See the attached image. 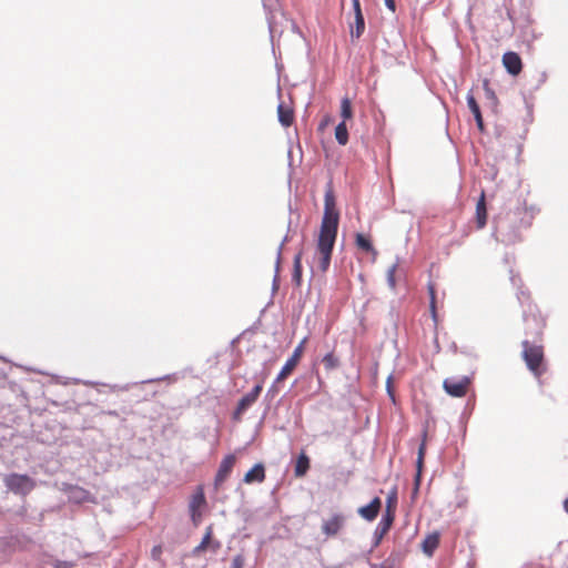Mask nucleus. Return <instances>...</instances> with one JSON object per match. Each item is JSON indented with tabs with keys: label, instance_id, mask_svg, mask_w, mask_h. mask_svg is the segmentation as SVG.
Here are the masks:
<instances>
[{
	"label": "nucleus",
	"instance_id": "obj_8",
	"mask_svg": "<svg viewBox=\"0 0 568 568\" xmlns=\"http://www.w3.org/2000/svg\"><path fill=\"white\" fill-rule=\"evenodd\" d=\"M394 519H395L394 510L386 509L385 513L383 514L377 527L374 530L372 549L377 547L381 544L383 537L386 535V532L392 527Z\"/></svg>",
	"mask_w": 568,
	"mask_h": 568
},
{
	"label": "nucleus",
	"instance_id": "obj_15",
	"mask_svg": "<svg viewBox=\"0 0 568 568\" xmlns=\"http://www.w3.org/2000/svg\"><path fill=\"white\" fill-rule=\"evenodd\" d=\"M537 209L535 206H518L514 212V215L518 216V225L516 227L527 229L531 225L532 220L537 213Z\"/></svg>",
	"mask_w": 568,
	"mask_h": 568
},
{
	"label": "nucleus",
	"instance_id": "obj_2",
	"mask_svg": "<svg viewBox=\"0 0 568 568\" xmlns=\"http://www.w3.org/2000/svg\"><path fill=\"white\" fill-rule=\"evenodd\" d=\"M523 358L526 362L528 369L535 376H540L544 373V351L538 342L526 338L521 343Z\"/></svg>",
	"mask_w": 568,
	"mask_h": 568
},
{
	"label": "nucleus",
	"instance_id": "obj_22",
	"mask_svg": "<svg viewBox=\"0 0 568 568\" xmlns=\"http://www.w3.org/2000/svg\"><path fill=\"white\" fill-rule=\"evenodd\" d=\"M476 223L478 229H483L487 223V207L485 203L484 193L476 205Z\"/></svg>",
	"mask_w": 568,
	"mask_h": 568
},
{
	"label": "nucleus",
	"instance_id": "obj_10",
	"mask_svg": "<svg viewBox=\"0 0 568 568\" xmlns=\"http://www.w3.org/2000/svg\"><path fill=\"white\" fill-rule=\"evenodd\" d=\"M352 7L354 11V24H349L351 38L359 39L365 30V18L362 12L359 0H352Z\"/></svg>",
	"mask_w": 568,
	"mask_h": 568
},
{
	"label": "nucleus",
	"instance_id": "obj_23",
	"mask_svg": "<svg viewBox=\"0 0 568 568\" xmlns=\"http://www.w3.org/2000/svg\"><path fill=\"white\" fill-rule=\"evenodd\" d=\"M302 252H298L294 256L293 261V273H292V281L295 283L296 286L301 285L302 282Z\"/></svg>",
	"mask_w": 568,
	"mask_h": 568
},
{
	"label": "nucleus",
	"instance_id": "obj_4",
	"mask_svg": "<svg viewBox=\"0 0 568 568\" xmlns=\"http://www.w3.org/2000/svg\"><path fill=\"white\" fill-rule=\"evenodd\" d=\"M6 487L16 495L27 496L34 487V479L27 474L11 473L4 477Z\"/></svg>",
	"mask_w": 568,
	"mask_h": 568
},
{
	"label": "nucleus",
	"instance_id": "obj_44",
	"mask_svg": "<svg viewBox=\"0 0 568 568\" xmlns=\"http://www.w3.org/2000/svg\"><path fill=\"white\" fill-rule=\"evenodd\" d=\"M425 447H426V444H425V439H424L422 442V444L419 445V447H418V455H417V457L424 458V456H425Z\"/></svg>",
	"mask_w": 568,
	"mask_h": 568
},
{
	"label": "nucleus",
	"instance_id": "obj_9",
	"mask_svg": "<svg viewBox=\"0 0 568 568\" xmlns=\"http://www.w3.org/2000/svg\"><path fill=\"white\" fill-rule=\"evenodd\" d=\"M346 516L341 513L333 514L328 519L323 520L322 532L326 537H333L345 526Z\"/></svg>",
	"mask_w": 568,
	"mask_h": 568
},
{
	"label": "nucleus",
	"instance_id": "obj_51",
	"mask_svg": "<svg viewBox=\"0 0 568 568\" xmlns=\"http://www.w3.org/2000/svg\"><path fill=\"white\" fill-rule=\"evenodd\" d=\"M562 506H564L565 513L568 515V497L564 500Z\"/></svg>",
	"mask_w": 568,
	"mask_h": 568
},
{
	"label": "nucleus",
	"instance_id": "obj_45",
	"mask_svg": "<svg viewBox=\"0 0 568 568\" xmlns=\"http://www.w3.org/2000/svg\"><path fill=\"white\" fill-rule=\"evenodd\" d=\"M510 281L514 286H517L518 283L520 282V278L514 274L513 270H510Z\"/></svg>",
	"mask_w": 568,
	"mask_h": 568
},
{
	"label": "nucleus",
	"instance_id": "obj_1",
	"mask_svg": "<svg viewBox=\"0 0 568 568\" xmlns=\"http://www.w3.org/2000/svg\"><path fill=\"white\" fill-rule=\"evenodd\" d=\"M339 212L336 207V197L332 179L325 185L324 212L318 236L337 237Z\"/></svg>",
	"mask_w": 568,
	"mask_h": 568
},
{
	"label": "nucleus",
	"instance_id": "obj_21",
	"mask_svg": "<svg viewBox=\"0 0 568 568\" xmlns=\"http://www.w3.org/2000/svg\"><path fill=\"white\" fill-rule=\"evenodd\" d=\"M355 243L357 245L358 248L367 252V253H372L373 254V257L375 258L376 255H377V251L374 248L373 246V243L369 239V236L363 234V233H356V236H355Z\"/></svg>",
	"mask_w": 568,
	"mask_h": 568
},
{
	"label": "nucleus",
	"instance_id": "obj_14",
	"mask_svg": "<svg viewBox=\"0 0 568 568\" xmlns=\"http://www.w3.org/2000/svg\"><path fill=\"white\" fill-rule=\"evenodd\" d=\"M234 464H235V456L233 454H229L222 459V462L219 466V469L215 474V477H214V483L216 486L222 484L226 479V477L231 473Z\"/></svg>",
	"mask_w": 568,
	"mask_h": 568
},
{
	"label": "nucleus",
	"instance_id": "obj_37",
	"mask_svg": "<svg viewBox=\"0 0 568 568\" xmlns=\"http://www.w3.org/2000/svg\"><path fill=\"white\" fill-rule=\"evenodd\" d=\"M392 378H393L392 375H389L387 377V381H386V392H387V395H388L389 399L395 404L396 399H395V394H394V389H393V385H392Z\"/></svg>",
	"mask_w": 568,
	"mask_h": 568
},
{
	"label": "nucleus",
	"instance_id": "obj_27",
	"mask_svg": "<svg viewBox=\"0 0 568 568\" xmlns=\"http://www.w3.org/2000/svg\"><path fill=\"white\" fill-rule=\"evenodd\" d=\"M280 267H281V247L277 248L276 261L274 266V277L272 281V293L274 294L280 287Z\"/></svg>",
	"mask_w": 568,
	"mask_h": 568
},
{
	"label": "nucleus",
	"instance_id": "obj_34",
	"mask_svg": "<svg viewBox=\"0 0 568 568\" xmlns=\"http://www.w3.org/2000/svg\"><path fill=\"white\" fill-rule=\"evenodd\" d=\"M397 501L396 490H392L386 498V509L394 510Z\"/></svg>",
	"mask_w": 568,
	"mask_h": 568
},
{
	"label": "nucleus",
	"instance_id": "obj_26",
	"mask_svg": "<svg viewBox=\"0 0 568 568\" xmlns=\"http://www.w3.org/2000/svg\"><path fill=\"white\" fill-rule=\"evenodd\" d=\"M204 504H205V496H204L202 489H200L192 496V500L190 501V505H189L191 517L193 520L195 519L196 508Z\"/></svg>",
	"mask_w": 568,
	"mask_h": 568
},
{
	"label": "nucleus",
	"instance_id": "obj_11",
	"mask_svg": "<svg viewBox=\"0 0 568 568\" xmlns=\"http://www.w3.org/2000/svg\"><path fill=\"white\" fill-rule=\"evenodd\" d=\"M305 341H306V337H304L301 341V343L293 351V353L290 356V358L282 366L280 373L276 376V382H281L284 378H286L287 375L294 369V367L296 366V364H297V362H298V359H300V357L302 355Z\"/></svg>",
	"mask_w": 568,
	"mask_h": 568
},
{
	"label": "nucleus",
	"instance_id": "obj_33",
	"mask_svg": "<svg viewBox=\"0 0 568 568\" xmlns=\"http://www.w3.org/2000/svg\"><path fill=\"white\" fill-rule=\"evenodd\" d=\"M397 263L393 264L388 271H387V284L390 288H395L396 286V280H395V272H396Z\"/></svg>",
	"mask_w": 568,
	"mask_h": 568
},
{
	"label": "nucleus",
	"instance_id": "obj_52",
	"mask_svg": "<svg viewBox=\"0 0 568 568\" xmlns=\"http://www.w3.org/2000/svg\"><path fill=\"white\" fill-rule=\"evenodd\" d=\"M106 414L110 415V416H114V417L118 416V412L116 410H108Z\"/></svg>",
	"mask_w": 568,
	"mask_h": 568
},
{
	"label": "nucleus",
	"instance_id": "obj_50",
	"mask_svg": "<svg viewBox=\"0 0 568 568\" xmlns=\"http://www.w3.org/2000/svg\"><path fill=\"white\" fill-rule=\"evenodd\" d=\"M287 241H288V236H287V235H285V236H284V239L282 240V242H281L280 246H278V247H281V252L283 251V246H284V244H285Z\"/></svg>",
	"mask_w": 568,
	"mask_h": 568
},
{
	"label": "nucleus",
	"instance_id": "obj_6",
	"mask_svg": "<svg viewBox=\"0 0 568 568\" xmlns=\"http://www.w3.org/2000/svg\"><path fill=\"white\" fill-rule=\"evenodd\" d=\"M470 384V377H449L444 381L443 387L445 392L453 397H463Z\"/></svg>",
	"mask_w": 568,
	"mask_h": 568
},
{
	"label": "nucleus",
	"instance_id": "obj_3",
	"mask_svg": "<svg viewBox=\"0 0 568 568\" xmlns=\"http://www.w3.org/2000/svg\"><path fill=\"white\" fill-rule=\"evenodd\" d=\"M523 318L527 338L530 336L531 341L539 342L542 336L545 320L536 312V306L529 304L528 308L523 312Z\"/></svg>",
	"mask_w": 568,
	"mask_h": 568
},
{
	"label": "nucleus",
	"instance_id": "obj_30",
	"mask_svg": "<svg viewBox=\"0 0 568 568\" xmlns=\"http://www.w3.org/2000/svg\"><path fill=\"white\" fill-rule=\"evenodd\" d=\"M428 293H429V311L432 313L433 320L436 322L437 313H436V293H435V286L432 282L427 285Z\"/></svg>",
	"mask_w": 568,
	"mask_h": 568
},
{
	"label": "nucleus",
	"instance_id": "obj_19",
	"mask_svg": "<svg viewBox=\"0 0 568 568\" xmlns=\"http://www.w3.org/2000/svg\"><path fill=\"white\" fill-rule=\"evenodd\" d=\"M439 545V534L438 532H432L426 536L422 544L423 552L427 556H432L435 551V549Z\"/></svg>",
	"mask_w": 568,
	"mask_h": 568
},
{
	"label": "nucleus",
	"instance_id": "obj_36",
	"mask_svg": "<svg viewBox=\"0 0 568 568\" xmlns=\"http://www.w3.org/2000/svg\"><path fill=\"white\" fill-rule=\"evenodd\" d=\"M519 240V233L516 229H511L509 232L505 234V239L503 241H506L508 243H515Z\"/></svg>",
	"mask_w": 568,
	"mask_h": 568
},
{
	"label": "nucleus",
	"instance_id": "obj_16",
	"mask_svg": "<svg viewBox=\"0 0 568 568\" xmlns=\"http://www.w3.org/2000/svg\"><path fill=\"white\" fill-rule=\"evenodd\" d=\"M466 101H467V105H468L470 112L474 115L477 129L480 132H484L485 131V124H484V119H483V114H481V111H480V106L477 103V101H476L471 90L467 93Z\"/></svg>",
	"mask_w": 568,
	"mask_h": 568
},
{
	"label": "nucleus",
	"instance_id": "obj_41",
	"mask_svg": "<svg viewBox=\"0 0 568 568\" xmlns=\"http://www.w3.org/2000/svg\"><path fill=\"white\" fill-rule=\"evenodd\" d=\"M267 24H268V31H270V37H271V41L273 42V39H274V34L276 32V28L272 21L271 18H267Z\"/></svg>",
	"mask_w": 568,
	"mask_h": 568
},
{
	"label": "nucleus",
	"instance_id": "obj_39",
	"mask_svg": "<svg viewBox=\"0 0 568 568\" xmlns=\"http://www.w3.org/2000/svg\"><path fill=\"white\" fill-rule=\"evenodd\" d=\"M517 298H518L520 305L524 306L525 303L529 301V295L524 290H521L519 287L517 291Z\"/></svg>",
	"mask_w": 568,
	"mask_h": 568
},
{
	"label": "nucleus",
	"instance_id": "obj_35",
	"mask_svg": "<svg viewBox=\"0 0 568 568\" xmlns=\"http://www.w3.org/2000/svg\"><path fill=\"white\" fill-rule=\"evenodd\" d=\"M280 382H276V379L272 383V385L268 387L265 397L273 399L280 392L278 384Z\"/></svg>",
	"mask_w": 568,
	"mask_h": 568
},
{
	"label": "nucleus",
	"instance_id": "obj_24",
	"mask_svg": "<svg viewBox=\"0 0 568 568\" xmlns=\"http://www.w3.org/2000/svg\"><path fill=\"white\" fill-rule=\"evenodd\" d=\"M335 139L339 145H346L348 142V130L344 121L335 126Z\"/></svg>",
	"mask_w": 568,
	"mask_h": 568
},
{
	"label": "nucleus",
	"instance_id": "obj_7",
	"mask_svg": "<svg viewBox=\"0 0 568 568\" xmlns=\"http://www.w3.org/2000/svg\"><path fill=\"white\" fill-rule=\"evenodd\" d=\"M263 389L262 384H256L248 393H246L237 403L232 418L239 420L241 415L245 413L258 398Z\"/></svg>",
	"mask_w": 568,
	"mask_h": 568
},
{
	"label": "nucleus",
	"instance_id": "obj_32",
	"mask_svg": "<svg viewBox=\"0 0 568 568\" xmlns=\"http://www.w3.org/2000/svg\"><path fill=\"white\" fill-rule=\"evenodd\" d=\"M211 537H212V528L211 527H207V530L205 532V535L203 536L201 542L193 549V554L196 555L199 552H201L202 550H204L210 541H211Z\"/></svg>",
	"mask_w": 568,
	"mask_h": 568
},
{
	"label": "nucleus",
	"instance_id": "obj_18",
	"mask_svg": "<svg viewBox=\"0 0 568 568\" xmlns=\"http://www.w3.org/2000/svg\"><path fill=\"white\" fill-rule=\"evenodd\" d=\"M265 479V467L262 463H256L245 475L243 481L246 484L262 483Z\"/></svg>",
	"mask_w": 568,
	"mask_h": 568
},
{
	"label": "nucleus",
	"instance_id": "obj_17",
	"mask_svg": "<svg viewBox=\"0 0 568 568\" xmlns=\"http://www.w3.org/2000/svg\"><path fill=\"white\" fill-rule=\"evenodd\" d=\"M311 467V459L304 450L297 455L294 466V475L297 478L304 477Z\"/></svg>",
	"mask_w": 568,
	"mask_h": 568
},
{
	"label": "nucleus",
	"instance_id": "obj_47",
	"mask_svg": "<svg viewBox=\"0 0 568 568\" xmlns=\"http://www.w3.org/2000/svg\"><path fill=\"white\" fill-rule=\"evenodd\" d=\"M55 567L57 568H71V567H73V564L68 562V561H60Z\"/></svg>",
	"mask_w": 568,
	"mask_h": 568
},
{
	"label": "nucleus",
	"instance_id": "obj_5",
	"mask_svg": "<svg viewBox=\"0 0 568 568\" xmlns=\"http://www.w3.org/2000/svg\"><path fill=\"white\" fill-rule=\"evenodd\" d=\"M335 242H336V237H328V236H318L317 237L316 248L321 254L320 262H318V268L323 273H325L329 267Z\"/></svg>",
	"mask_w": 568,
	"mask_h": 568
},
{
	"label": "nucleus",
	"instance_id": "obj_43",
	"mask_svg": "<svg viewBox=\"0 0 568 568\" xmlns=\"http://www.w3.org/2000/svg\"><path fill=\"white\" fill-rule=\"evenodd\" d=\"M506 226H507L506 223L504 221L499 220L496 223V231L499 232V233H504Z\"/></svg>",
	"mask_w": 568,
	"mask_h": 568
},
{
	"label": "nucleus",
	"instance_id": "obj_40",
	"mask_svg": "<svg viewBox=\"0 0 568 568\" xmlns=\"http://www.w3.org/2000/svg\"><path fill=\"white\" fill-rule=\"evenodd\" d=\"M422 480V471H416L414 477V494L418 493L419 486Z\"/></svg>",
	"mask_w": 568,
	"mask_h": 568
},
{
	"label": "nucleus",
	"instance_id": "obj_42",
	"mask_svg": "<svg viewBox=\"0 0 568 568\" xmlns=\"http://www.w3.org/2000/svg\"><path fill=\"white\" fill-rule=\"evenodd\" d=\"M384 3L386 6V8L388 10H390L392 12H395L396 11V3H395V0H384Z\"/></svg>",
	"mask_w": 568,
	"mask_h": 568
},
{
	"label": "nucleus",
	"instance_id": "obj_25",
	"mask_svg": "<svg viewBox=\"0 0 568 568\" xmlns=\"http://www.w3.org/2000/svg\"><path fill=\"white\" fill-rule=\"evenodd\" d=\"M322 364L324 365L327 372H331L338 368L341 362L339 358L333 352H328L323 356Z\"/></svg>",
	"mask_w": 568,
	"mask_h": 568
},
{
	"label": "nucleus",
	"instance_id": "obj_49",
	"mask_svg": "<svg viewBox=\"0 0 568 568\" xmlns=\"http://www.w3.org/2000/svg\"><path fill=\"white\" fill-rule=\"evenodd\" d=\"M160 552H161V547L154 546L152 549V556L155 557Z\"/></svg>",
	"mask_w": 568,
	"mask_h": 568
},
{
	"label": "nucleus",
	"instance_id": "obj_46",
	"mask_svg": "<svg viewBox=\"0 0 568 568\" xmlns=\"http://www.w3.org/2000/svg\"><path fill=\"white\" fill-rule=\"evenodd\" d=\"M424 465V458L417 457L416 459V471H422Z\"/></svg>",
	"mask_w": 568,
	"mask_h": 568
},
{
	"label": "nucleus",
	"instance_id": "obj_13",
	"mask_svg": "<svg viewBox=\"0 0 568 568\" xmlns=\"http://www.w3.org/2000/svg\"><path fill=\"white\" fill-rule=\"evenodd\" d=\"M382 507V500L379 497H374L368 504L359 507L357 514L367 521H373Z\"/></svg>",
	"mask_w": 568,
	"mask_h": 568
},
{
	"label": "nucleus",
	"instance_id": "obj_12",
	"mask_svg": "<svg viewBox=\"0 0 568 568\" xmlns=\"http://www.w3.org/2000/svg\"><path fill=\"white\" fill-rule=\"evenodd\" d=\"M503 64L511 75H518L523 69L521 58L514 51H507L503 54Z\"/></svg>",
	"mask_w": 568,
	"mask_h": 568
},
{
	"label": "nucleus",
	"instance_id": "obj_38",
	"mask_svg": "<svg viewBox=\"0 0 568 568\" xmlns=\"http://www.w3.org/2000/svg\"><path fill=\"white\" fill-rule=\"evenodd\" d=\"M244 562H245L244 556H243L242 554H237V555L233 558V560H232V564H231V567H230V568H243Z\"/></svg>",
	"mask_w": 568,
	"mask_h": 568
},
{
	"label": "nucleus",
	"instance_id": "obj_53",
	"mask_svg": "<svg viewBox=\"0 0 568 568\" xmlns=\"http://www.w3.org/2000/svg\"><path fill=\"white\" fill-rule=\"evenodd\" d=\"M219 547H220V542H219V541H216V542H215V545H214V548L216 549V548H219Z\"/></svg>",
	"mask_w": 568,
	"mask_h": 568
},
{
	"label": "nucleus",
	"instance_id": "obj_20",
	"mask_svg": "<svg viewBox=\"0 0 568 568\" xmlns=\"http://www.w3.org/2000/svg\"><path fill=\"white\" fill-rule=\"evenodd\" d=\"M277 118H278V122L283 126H285V128L291 126L293 123V120H294L293 110L291 108L284 106L283 103H280L277 105Z\"/></svg>",
	"mask_w": 568,
	"mask_h": 568
},
{
	"label": "nucleus",
	"instance_id": "obj_29",
	"mask_svg": "<svg viewBox=\"0 0 568 568\" xmlns=\"http://www.w3.org/2000/svg\"><path fill=\"white\" fill-rule=\"evenodd\" d=\"M341 116L344 122L353 116L352 102L347 97H344L341 101Z\"/></svg>",
	"mask_w": 568,
	"mask_h": 568
},
{
	"label": "nucleus",
	"instance_id": "obj_28",
	"mask_svg": "<svg viewBox=\"0 0 568 568\" xmlns=\"http://www.w3.org/2000/svg\"><path fill=\"white\" fill-rule=\"evenodd\" d=\"M90 493L79 486H74L70 489V498L75 503L85 501L89 498Z\"/></svg>",
	"mask_w": 568,
	"mask_h": 568
},
{
	"label": "nucleus",
	"instance_id": "obj_48",
	"mask_svg": "<svg viewBox=\"0 0 568 568\" xmlns=\"http://www.w3.org/2000/svg\"><path fill=\"white\" fill-rule=\"evenodd\" d=\"M169 376H162V377H156V378H150V379H146V381H142V383H154V382H160V381H164Z\"/></svg>",
	"mask_w": 568,
	"mask_h": 568
},
{
	"label": "nucleus",
	"instance_id": "obj_31",
	"mask_svg": "<svg viewBox=\"0 0 568 568\" xmlns=\"http://www.w3.org/2000/svg\"><path fill=\"white\" fill-rule=\"evenodd\" d=\"M483 89H484L486 99L490 102V104L493 106H496L498 103V99H497L495 91L490 88L489 81L487 79H485L483 81Z\"/></svg>",
	"mask_w": 568,
	"mask_h": 568
}]
</instances>
